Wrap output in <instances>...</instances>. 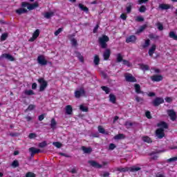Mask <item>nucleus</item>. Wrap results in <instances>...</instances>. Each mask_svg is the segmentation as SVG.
<instances>
[{
  "instance_id": "nucleus-60",
  "label": "nucleus",
  "mask_w": 177,
  "mask_h": 177,
  "mask_svg": "<svg viewBox=\"0 0 177 177\" xmlns=\"http://www.w3.org/2000/svg\"><path fill=\"white\" fill-rule=\"evenodd\" d=\"M136 101L137 103H140V102H143V98H141L139 96H136Z\"/></svg>"
},
{
  "instance_id": "nucleus-3",
  "label": "nucleus",
  "mask_w": 177,
  "mask_h": 177,
  "mask_svg": "<svg viewBox=\"0 0 177 177\" xmlns=\"http://www.w3.org/2000/svg\"><path fill=\"white\" fill-rule=\"evenodd\" d=\"M21 6L22 8H27L28 10H34L35 8H38V6H39V4H38L37 2L31 4L26 1H24L21 3Z\"/></svg>"
},
{
  "instance_id": "nucleus-29",
  "label": "nucleus",
  "mask_w": 177,
  "mask_h": 177,
  "mask_svg": "<svg viewBox=\"0 0 177 177\" xmlns=\"http://www.w3.org/2000/svg\"><path fill=\"white\" fill-rule=\"evenodd\" d=\"M132 6H133V3H127V6L126 7L127 13L129 14L132 12Z\"/></svg>"
},
{
  "instance_id": "nucleus-6",
  "label": "nucleus",
  "mask_w": 177,
  "mask_h": 177,
  "mask_svg": "<svg viewBox=\"0 0 177 177\" xmlns=\"http://www.w3.org/2000/svg\"><path fill=\"white\" fill-rule=\"evenodd\" d=\"M164 103V98L156 97L153 101L152 104L154 106V107H158L160 104H162Z\"/></svg>"
},
{
  "instance_id": "nucleus-48",
  "label": "nucleus",
  "mask_w": 177,
  "mask_h": 177,
  "mask_svg": "<svg viewBox=\"0 0 177 177\" xmlns=\"http://www.w3.org/2000/svg\"><path fill=\"white\" fill-rule=\"evenodd\" d=\"M53 146H55L57 149H60V147H62V142H54L53 143Z\"/></svg>"
},
{
  "instance_id": "nucleus-13",
  "label": "nucleus",
  "mask_w": 177,
  "mask_h": 177,
  "mask_svg": "<svg viewBox=\"0 0 177 177\" xmlns=\"http://www.w3.org/2000/svg\"><path fill=\"white\" fill-rule=\"evenodd\" d=\"M39 37V29H37L32 34V37L29 39V42H34Z\"/></svg>"
},
{
  "instance_id": "nucleus-25",
  "label": "nucleus",
  "mask_w": 177,
  "mask_h": 177,
  "mask_svg": "<svg viewBox=\"0 0 177 177\" xmlns=\"http://www.w3.org/2000/svg\"><path fill=\"white\" fill-rule=\"evenodd\" d=\"M78 7L80 8V9H81V10H83V12H86V13L89 12V8H88V7L85 6L82 3H79Z\"/></svg>"
},
{
  "instance_id": "nucleus-58",
  "label": "nucleus",
  "mask_w": 177,
  "mask_h": 177,
  "mask_svg": "<svg viewBox=\"0 0 177 177\" xmlns=\"http://www.w3.org/2000/svg\"><path fill=\"white\" fill-rule=\"evenodd\" d=\"M29 139H34V138H37V134L34 133H30L28 136Z\"/></svg>"
},
{
  "instance_id": "nucleus-7",
  "label": "nucleus",
  "mask_w": 177,
  "mask_h": 177,
  "mask_svg": "<svg viewBox=\"0 0 177 177\" xmlns=\"http://www.w3.org/2000/svg\"><path fill=\"white\" fill-rule=\"evenodd\" d=\"M156 136H157L158 139H162L164 136H165V133L164 132V129L159 128L156 130L155 132Z\"/></svg>"
},
{
  "instance_id": "nucleus-27",
  "label": "nucleus",
  "mask_w": 177,
  "mask_h": 177,
  "mask_svg": "<svg viewBox=\"0 0 177 177\" xmlns=\"http://www.w3.org/2000/svg\"><path fill=\"white\" fill-rule=\"evenodd\" d=\"M75 53L77 59H79L80 62H81V63H84V56H82V55H81V53L76 51Z\"/></svg>"
},
{
  "instance_id": "nucleus-42",
  "label": "nucleus",
  "mask_w": 177,
  "mask_h": 177,
  "mask_svg": "<svg viewBox=\"0 0 177 177\" xmlns=\"http://www.w3.org/2000/svg\"><path fill=\"white\" fill-rule=\"evenodd\" d=\"M149 38H150V39H158L160 38V36L154 33H151L149 35Z\"/></svg>"
},
{
  "instance_id": "nucleus-45",
  "label": "nucleus",
  "mask_w": 177,
  "mask_h": 177,
  "mask_svg": "<svg viewBox=\"0 0 177 177\" xmlns=\"http://www.w3.org/2000/svg\"><path fill=\"white\" fill-rule=\"evenodd\" d=\"M143 49H146V48H148V46H150V39H147L145 40V44L142 46Z\"/></svg>"
},
{
  "instance_id": "nucleus-50",
  "label": "nucleus",
  "mask_w": 177,
  "mask_h": 177,
  "mask_svg": "<svg viewBox=\"0 0 177 177\" xmlns=\"http://www.w3.org/2000/svg\"><path fill=\"white\" fill-rule=\"evenodd\" d=\"M147 10V8H146V6H141L139 8V12L140 13H145V12H146Z\"/></svg>"
},
{
  "instance_id": "nucleus-20",
  "label": "nucleus",
  "mask_w": 177,
  "mask_h": 177,
  "mask_svg": "<svg viewBox=\"0 0 177 177\" xmlns=\"http://www.w3.org/2000/svg\"><path fill=\"white\" fill-rule=\"evenodd\" d=\"M134 89H135L136 93H137L138 95L140 93H143V91H142V89L140 88V84H134Z\"/></svg>"
},
{
  "instance_id": "nucleus-30",
  "label": "nucleus",
  "mask_w": 177,
  "mask_h": 177,
  "mask_svg": "<svg viewBox=\"0 0 177 177\" xmlns=\"http://www.w3.org/2000/svg\"><path fill=\"white\" fill-rule=\"evenodd\" d=\"M124 58L122 57V55L121 53H118L116 55V62L117 63H121V62H123Z\"/></svg>"
},
{
  "instance_id": "nucleus-19",
  "label": "nucleus",
  "mask_w": 177,
  "mask_h": 177,
  "mask_svg": "<svg viewBox=\"0 0 177 177\" xmlns=\"http://www.w3.org/2000/svg\"><path fill=\"white\" fill-rule=\"evenodd\" d=\"M27 12H28L27 10V9L26 8H20L17 9L15 10V13H17V15H19V16H20V15H21L24 13H27Z\"/></svg>"
},
{
  "instance_id": "nucleus-15",
  "label": "nucleus",
  "mask_w": 177,
  "mask_h": 177,
  "mask_svg": "<svg viewBox=\"0 0 177 177\" xmlns=\"http://www.w3.org/2000/svg\"><path fill=\"white\" fill-rule=\"evenodd\" d=\"M157 46L156 44H152L148 51V55L150 56V57H153V55H154Z\"/></svg>"
},
{
  "instance_id": "nucleus-49",
  "label": "nucleus",
  "mask_w": 177,
  "mask_h": 177,
  "mask_svg": "<svg viewBox=\"0 0 177 177\" xmlns=\"http://www.w3.org/2000/svg\"><path fill=\"white\" fill-rule=\"evenodd\" d=\"M71 42L73 46H77V45H78V43L75 38H73L72 39H71Z\"/></svg>"
},
{
  "instance_id": "nucleus-37",
  "label": "nucleus",
  "mask_w": 177,
  "mask_h": 177,
  "mask_svg": "<svg viewBox=\"0 0 177 177\" xmlns=\"http://www.w3.org/2000/svg\"><path fill=\"white\" fill-rule=\"evenodd\" d=\"M98 132L100 133H102L103 135H107V132H106V130L104 129V128H103V127L102 126H98Z\"/></svg>"
},
{
  "instance_id": "nucleus-33",
  "label": "nucleus",
  "mask_w": 177,
  "mask_h": 177,
  "mask_svg": "<svg viewBox=\"0 0 177 177\" xmlns=\"http://www.w3.org/2000/svg\"><path fill=\"white\" fill-rule=\"evenodd\" d=\"M24 93L26 96H32V95H35V93H34V91L32 90H25Z\"/></svg>"
},
{
  "instance_id": "nucleus-2",
  "label": "nucleus",
  "mask_w": 177,
  "mask_h": 177,
  "mask_svg": "<svg viewBox=\"0 0 177 177\" xmlns=\"http://www.w3.org/2000/svg\"><path fill=\"white\" fill-rule=\"evenodd\" d=\"M140 169H142V168L138 167L136 166H132L131 167H118L116 171L118 172H138V171H140Z\"/></svg>"
},
{
  "instance_id": "nucleus-52",
  "label": "nucleus",
  "mask_w": 177,
  "mask_h": 177,
  "mask_svg": "<svg viewBox=\"0 0 177 177\" xmlns=\"http://www.w3.org/2000/svg\"><path fill=\"white\" fill-rule=\"evenodd\" d=\"M175 161H177V156L167 159V162H175Z\"/></svg>"
},
{
  "instance_id": "nucleus-31",
  "label": "nucleus",
  "mask_w": 177,
  "mask_h": 177,
  "mask_svg": "<svg viewBox=\"0 0 177 177\" xmlns=\"http://www.w3.org/2000/svg\"><path fill=\"white\" fill-rule=\"evenodd\" d=\"M45 19H50V17H52L53 16H55V12H46L44 15Z\"/></svg>"
},
{
  "instance_id": "nucleus-8",
  "label": "nucleus",
  "mask_w": 177,
  "mask_h": 177,
  "mask_svg": "<svg viewBox=\"0 0 177 177\" xmlns=\"http://www.w3.org/2000/svg\"><path fill=\"white\" fill-rule=\"evenodd\" d=\"M37 63H39L40 66H46L48 61L45 59L44 55H39L37 57Z\"/></svg>"
},
{
  "instance_id": "nucleus-18",
  "label": "nucleus",
  "mask_w": 177,
  "mask_h": 177,
  "mask_svg": "<svg viewBox=\"0 0 177 177\" xmlns=\"http://www.w3.org/2000/svg\"><path fill=\"white\" fill-rule=\"evenodd\" d=\"M5 57L6 59H8L10 62H15V57L13 56L10 55V54L8 53H3L0 56V59H3Z\"/></svg>"
},
{
  "instance_id": "nucleus-12",
  "label": "nucleus",
  "mask_w": 177,
  "mask_h": 177,
  "mask_svg": "<svg viewBox=\"0 0 177 177\" xmlns=\"http://www.w3.org/2000/svg\"><path fill=\"white\" fill-rule=\"evenodd\" d=\"M84 95H85V90L84 88H80V90L75 91V97H76V99H80L81 96Z\"/></svg>"
},
{
  "instance_id": "nucleus-5",
  "label": "nucleus",
  "mask_w": 177,
  "mask_h": 177,
  "mask_svg": "<svg viewBox=\"0 0 177 177\" xmlns=\"http://www.w3.org/2000/svg\"><path fill=\"white\" fill-rule=\"evenodd\" d=\"M124 78L127 82H138V80H136V77L129 73L124 74Z\"/></svg>"
},
{
  "instance_id": "nucleus-32",
  "label": "nucleus",
  "mask_w": 177,
  "mask_h": 177,
  "mask_svg": "<svg viewBox=\"0 0 177 177\" xmlns=\"http://www.w3.org/2000/svg\"><path fill=\"white\" fill-rule=\"evenodd\" d=\"M142 140L145 142V143H153L151 138L147 136L142 137Z\"/></svg>"
},
{
  "instance_id": "nucleus-57",
  "label": "nucleus",
  "mask_w": 177,
  "mask_h": 177,
  "mask_svg": "<svg viewBox=\"0 0 177 177\" xmlns=\"http://www.w3.org/2000/svg\"><path fill=\"white\" fill-rule=\"evenodd\" d=\"M26 177H35V174H34L32 172H28L26 174Z\"/></svg>"
},
{
  "instance_id": "nucleus-56",
  "label": "nucleus",
  "mask_w": 177,
  "mask_h": 177,
  "mask_svg": "<svg viewBox=\"0 0 177 177\" xmlns=\"http://www.w3.org/2000/svg\"><path fill=\"white\" fill-rule=\"evenodd\" d=\"M136 21H138V22L145 21V18H143L141 16H138V17H136Z\"/></svg>"
},
{
  "instance_id": "nucleus-51",
  "label": "nucleus",
  "mask_w": 177,
  "mask_h": 177,
  "mask_svg": "<svg viewBox=\"0 0 177 177\" xmlns=\"http://www.w3.org/2000/svg\"><path fill=\"white\" fill-rule=\"evenodd\" d=\"M122 64L124 66H127V67H131V62L127 59H123Z\"/></svg>"
},
{
  "instance_id": "nucleus-1",
  "label": "nucleus",
  "mask_w": 177,
  "mask_h": 177,
  "mask_svg": "<svg viewBox=\"0 0 177 177\" xmlns=\"http://www.w3.org/2000/svg\"><path fill=\"white\" fill-rule=\"evenodd\" d=\"M110 41V37L106 35H102L98 38V44L101 49H107V42Z\"/></svg>"
},
{
  "instance_id": "nucleus-54",
  "label": "nucleus",
  "mask_w": 177,
  "mask_h": 177,
  "mask_svg": "<svg viewBox=\"0 0 177 177\" xmlns=\"http://www.w3.org/2000/svg\"><path fill=\"white\" fill-rule=\"evenodd\" d=\"M145 117H147V118H148V120H151L152 117H151V114L150 113L149 111H147L145 112Z\"/></svg>"
},
{
  "instance_id": "nucleus-47",
  "label": "nucleus",
  "mask_w": 177,
  "mask_h": 177,
  "mask_svg": "<svg viewBox=\"0 0 177 177\" xmlns=\"http://www.w3.org/2000/svg\"><path fill=\"white\" fill-rule=\"evenodd\" d=\"M80 109L81 110V111H84V113H88V107L84 105H80Z\"/></svg>"
},
{
  "instance_id": "nucleus-43",
  "label": "nucleus",
  "mask_w": 177,
  "mask_h": 177,
  "mask_svg": "<svg viewBox=\"0 0 177 177\" xmlns=\"http://www.w3.org/2000/svg\"><path fill=\"white\" fill-rule=\"evenodd\" d=\"M101 89H102V91H104V92H105L106 95H109V93H110V88L106 86H101Z\"/></svg>"
},
{
  "instance_id": "nucleus-62",
  "label": "nucleus",
  "mask_w": 177,
  "mask_h": 177,
  "mask_svg": "<svg viewBox=\"0 0 177 177\" xmlns=\"http://www.w3.org/2000/svg\"><path fill=\"white\" fill-rule=\"evenodd\" d=\"M109 148V150H114L115 148V144H113V143L110 144Z\"/></svg>"
},
{
  "instance_id": "nucleus-63",
  "label": "nucleus",
  "mask_w": 177,
  "mask_h": 177,
  "mask_svg": "<svg viewBox=\"0 0 177 177\" xmlns=\"http://www.w3.org/2000/svg\"><path fill=\"white\" fill-rule=\"evenodd\" d=\"M34 109H35V105L34 104H30L28 107V110L30 111H31V110H34Z\"/></svg>"
},
{
  "instance_id": "nucleus-24",
  "label": "nucleus",
  "mask_w": 177,
  "mask_h": 177,
  "mask_svg": "<svg viewBox=\"0 0 177 177\" xmlns=\"http://www.w3.org/2000/svg\"><path fill=\"white\" fill-rule=\"evenodd\" d=\"M109 102L113 103V104H115V102H117V97L114 95V94L109 95Z\"/></svg>"
},
{
  "instance_id": "nucleus-35",
  "label": "nucleus",
  "mask_w": 177,
  "mask_h": 177,
  "mask_svg": "<svg viewBox=\"0 0 177 177\" xmlns=\"http://www.w3.org/2000/svg\"><path fill=\"white\" fill-rule=\"evenodd\" d=\"M56 125H57V122L55 118L51 119L50 128L51 129H56Z\"/></svg>"
},
{
  "instance_id": "nucleus-39",
  "label": "nucleus",
  "mask_w": 177,
  "mask_h": 177,
  "mask_svg": "<svg viewBox=\"0 0 177 177\" xmlns=\"http://www.w3.org/2000/svg\"><path fill=\"white\" fill-rule=\"evenodd\" d=\"M94 64L95 66H98L99 63H100V58L99 57V55H95L94 56Z\"/></svg>"
},
{
  "instance_id": "nucleus-23",
  "label": "nucleus",
  "mask_w": 177,
  "mask_h": 177,
  "mask_svg": "<svg viewBox=\"0 0 177 177\" xmlns=\"http://www.w3.org/2000/svg\"><path fill=\"white\" fill-rule=\"evenodd\" d=\"M159 9L168 10V9H171V6H169V4L161 3L159 5Z\"/></svg>"
},
{
  "instance_id": "nucleus-11",
  "label": "nucleus",
  "mask_w": 177,
  "mask_h": 177,
  "mask_svg": "<svg viewBox=\"0 0 177 177\" xmlns=\"http://www.w3.org/2000/svg\"><path fill=\"white\" fill-rule=\"evenodd\" d=\"M167 114L169 117H170L171 121H175V120H176V112H175L174 109H168Z\"/></svg>"
},
{
  "instance_id": "nucleus-59",
  "label": "nucleus",
  "mask_w": 177,
  "mask_h": 177,
  "mask_svg": "<svg viewBox=\"0 0 177 177\" xmlns=\"http://www.w3.org/2000/svg\"><path fill=\"white\" fill-rule=\"evenodd\" d=\"M127 17H128V16H127V14L125 13H122L120 15V19H122V20H127Z\"/></svg>"
},
{
  "instance_id": "nucleus-46",
  "label": "nucleus",
  "mask_w": 177,
  "mask_h": 177,
  "mask_svg": "<svg viewBox=\"0 0 177 177\" xmlns=\"http://www.w3.org/2000/svg\"><path fill=\"white\" fill-rule=\"evenodd\" d=\"M156 26H157L158 30H159V31H162V30H164V26L162 25V24H161V22H158L156 24Z\"/></svg>"
},
{
  "instance_id": "nucleus-14",
  "label": "nucleus",
  "mask_w": 177,
  "mask_h": 177,
  "mask_svg": "<svg viewBox=\"0 0 177 177\" xmlns=\"http://www.w3.org/2000/svg\"><path fill=\"white\" fill-rule=\"evenodd\" d=\"M111 55V50L110 48H106L103 53L104 60H108L110 59V56Z\"/></svg>"
},
{
  "instance_id": "nucleus-53",
  "label": "nucleus",
  "mask_w": 177,
  "mask_h": 177,
  "mask_svg": "<svg viewBox=\"0 0 177 177\" xmlns=\"http://www.w3.org/2000/svg\"><path fill=\"white\" fill-rule=\"evenodd\" d=\"M46 141H43L42 142H40L39 144V147H40L41 149H44V147H46Z\"/></svg>"
},
{
  "instance_id": "nucleus-9",
  "label": "nucleus",
  "mask_w": 177,
  "mask_h": 177,
  "mask_svg": "<svg viewBox=\"0 0 177 177\" xmlns=\"http://www.w3.org/2000/svg\"><path fill=\"white\" fill-rule=\"evenodd\" d=\"M88 164L91 165V167H93V168H97V169H100V168L103 167V165L99 164V162H96V160H88Z\"/></svg>"
},
{
  "instance_id": "nucleus-41",
  "label": "nucleus",
  "mask_w": 177,
  "mask_h": 177,
  "mask_svg": "<svg viewBox=\"0 0 177 177\" xmlns=\"http://www.w3.org/2000/svg\"><path fill=\"white\" fill-rule=\"evenodd\" d=\"M20 164L19 163V160H14L12 164H11V167L12 168H17L18 167H19Z\"/></svg>"
},
{
  "instance_id": "nucleus-26",
  "label": "nucleus",
  "mask_w": 177,
  "mask_h": 177,
  "mask_svg": "<svg viewBox=\"0 0 177 177\" xmlns=\"http://www.w3.org/2000/svg\"><path fill=\"white\" fill-rule=\"evenodd\" d=\"M82 150L84 151L86 154H90V153H92V148L91 147H86L85 146L82 147Z\"/></svg>"
},
{
  "instance_id": "nucleus-44",
  "label": "nucleus",
  "mask_w": 177,
  "mask_h": 177,
  "mask_svg": "<svg viewBox=\"0 0 177 177\" xmlns=\"http://www.w3.org/2000/svg\"><path fill=\"white\" fill-rule=\"evenodd\" d=\"M147 28V25L145 24L140 27V28L137 30V34H139V32H142V31H145L146 28Z\"/></svg>"
},
{
  "instance_id": "nucleus-17",
  "label": "nucleus",
  "mask_w": 177,
  "mask_h": 177,
  "mask_svg": "<svg viewBox=\"0 0 177 177\" xmlns=\"http://www.w3.org/2000/svg\"><path fill=\"white\" fill-rule=\"evenodd\" d=\"M29 151L31 153V156H35V154H39V153H42V151L39 149H37L34 147L29 149Z\"/></svg>"
},
{
  "instance_id": "nucleus-36",
  "label": "nucleus",
  "mask_w": 177,
  "mask_h": 177,
  "mask_svg": "<svg viewBox=\"0 0 177 177\" xmlns=\"http://www.w3.org/2000/svg\"><path fill=\"white\" fill-rule=\"evenodd\" d=\"M8 37H9V34L8 32H4L1 35L0 37V40L1 41H6V39H8Z\"/></svg>"
},
{
  "instance_id": "nucleus-38",
  "label": "nucleus",
  "mask_w": 177,
  "mask_h": 177,
  "mask_svg": "<svg viewBox=\"0 0 177 177\" xmlns=\"http://www.w3.org/2000/svg\"><path fill=\"white\" fill-rule=\"evenodd\" d=\"M140 67L143 71H149V70H150V68L146 64H141Z\"/></svg>"
},
{
  "instance_id": "nucleus-34",
  "label": "nucleus",
  "mask_w": 177,
  "mask_h": 177,
  "mask_svg": "<svg viewBox=\"0 0 177 177\" xmlns=\"http://www.w3.org/2000/svg\"><path fill=\"white\" fill-rule=\"evenodd\" d=\"M169 38H172V39H174V41H177V35L174 31H171L169 33Z\"/></svg>"
},
{
  "instance_id": "nucleus-64",
  "label": "nucleus",
  "mask_w": 177,
  "mask_h": 177,
  "mask_svg": "<svg viewBox=\"0 0 177 177\" xmlns=\"http://www.w3.org/2000/svg\"><path fill=\"white\" fill-rule=\"evenodd\" d=\"M45 118V115L41 114L40 115H39L38 120L39 121H43V120Z\"/></svg>"
},
{
  "instance_id": "nucleus-16",
  "label": "nucleus",
  "mask_w": 177,
  "mask_h": 177,
  "mask_svg": "<svg viewBox=\"0 0 177 177\" xmlns=\"http://www.w3.org/2000/svg\"><path fill=\"white\" fill-rule=\"evenodd\" d=\"M137 39H138V38L136 37V36L130 35L129 37H127L126 39V42H127V44H130V42L131 44H135V42H136Z\"/></svg>"
},
{
  "instance_id": "nucleus-55",
  "label": "nucleus",
  "mask_w": 177,
  "mask_h": 177,
  "mask_svg": "<svg viewBox=\"0 0 177 177\" xmlns=\"http://www.w3.org/2000/svg\"><path fill=\"white\" fill-rule=\"evenodd\" d=\"M62 31H63V28H58L55 32V35L56 37H57V35H59V34H60V32H62Z\"/></svg>"
},
{
  "instance_id": "nucleus-21",
  "label": "nucleus",
  "mask_w": 177,
  "mask_h": 177,
  "mask_svg": "<svg viewBox=\"0 0 177 177\" xmlns=\"http://www.w3.org/2000/svg\"><path fill=\"white\" fill-rule=\"evenodd\" d=\"M65 111L68 115H71V114H73V106H71V105H66L65 107Z\"/></svg>"
},
{
  "instance_id": "nucleus-22",
  "label": "nucleus",
  "mask_w": 177,
  "mask_h": 177,
  "mask_svg": "<svg viewBox=\"0 0 177 177\" xmlns=\"http://www.w3.org/2000/svg\"><path fill=\"white\" fill-rule=\"evenodd\" d=\"M157 127L162 128V129H168V124L165 122H160L158 123Z\"/></svg>"
},
{
  "instance_id": "nucleus-28",
  "label": "nucleus",
  "mask_w": 177,
  "mask_h": 177,
  "mask_svg": "<svg viewBox=\"0 0 177 177\" xmlns=\"http://www.w3.org/2000/svg\"><path fill=\"white\" fill-rule=\"evenodd\" d=\"M115 140H121V139H125V136L123 133H119L113 137Z\"/></svg>"
},
{
  "instance_id": "nucleus-40",
  "label": "nucleus",
  "mask_w": 177,
  "mask_h": 177,
  "mask_svg": "<svg viewBox=\"0 0 177 177\" xmlns=\"http://www.w3.org/2000/svg\"><path fill=\"white\" fill-rule=\"evenodd\" d=\"M156 154H157V152H151V153H149V156H151V160H158V156Z\"/></svg>"
},
{
  "instance_id": "nucleus-4",
  "label": "nucleus",
  "mask_w": 177,
  "mask_h": 177,
  "mask_svg": "<svg viewBox=\"0 0 177 177\" xmlns=\"http://www.w3.org/2000/svg\"><path fill=\"white\" fill-rule=\"evenodd\" d=\"M37 82L39 84H40L39 92H44V91H45L48 86V82H46L43 77L38 79Z\"/></svg>"
},
{
  "instance_id": "nucleus-61",
  "label": "nucleus",
  "mask_w": 177,
  "mask_h": 177,
  "mask_svg": "<svg viewBox=\"0 0 177 177\" xmlns=\"http://www.w3.org/2000/svg\"><path fill=\"white\" fill-rule=\"evenodd\" d=\"M165 100L167 103H171V102H172V98L171 97H166Z\"/></svg>"
},
{
  "instance_id": "nucleus-10",
  "label": "nucleus",
  "mask_w": 177,
  "mask_h": 177,
  "mask_svg": "<svg viewBox=\"0 0 177 177\" xmlns=\"http://www.w3.org/2000/svg\"><path fill=\"white\" fill-rule=\"evenodd\" d=\"M164 77L161 75H153L151 76V80L153 82H160V81H162Z\"/></svg>"
}]
</instances>
